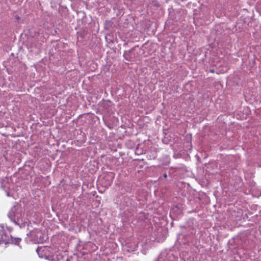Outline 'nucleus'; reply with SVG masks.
<instances>
[{
    "label": "nucleus",
    "mask_w": 261,
    "mask_h": 261,
    "mask_svg": "<svg viewBox=\"0 0 261 261\" xmlns=\"http://www.w3.org/2000/svg\"><path fill=\"white\" fill-rule=\"evenodd\" d=\"M164 177H167V175H166V174H165V175H164Z\"/></svg>",
    "instance_id": "f257e3e1"
}]
</instances>
